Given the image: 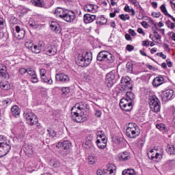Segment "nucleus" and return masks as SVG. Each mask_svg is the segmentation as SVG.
I'll return each mask as SVG.
<instances>
[{
    "mask_svg": "<svg viewBox=\"0 0 175 175\" xmlns=\"http://www.w3.org/2000/svg\"><path fill=\"white\" fill-rule=\"evenodd\" d=\"M71 118L75 122H84L88 120V105L83 102L77 103L71 109Z\"/></svg>",
    "mask_w": 175,
    "mask_h": 175,
    "instance_id": "1",
    "label": "nucleus"
},
{
    "mask_svg": "<svg viewBox=\"0 0 175 175\" xmlns=\"http://www.w3.org/2000/svg\"><path fill=\"white\" fill-rule=\"evenodd\" d=\"M96 60L98 61V62L113 64V62L116 61V57L106 51H102L98 53Z\"/></svg>",
    "mask_w": 175,
    "mask_h": 175,
    "instance_id": "2",
    "label": "nucleus"
},
{
    "mask_svg": "<svg viewBox=\"0 0 175 175\" xmlns=\"http://www.w3.org/2000/svg\"><path fill=\"white\" fill-rule=\"evenodd\" d=\"M126 134L131 139H136L140 135V129L139 126L135 123H129L127 126Z\"/></svg>",
    "mask_w": 175,
    "mask_h": 175,
    "instance_id": "3",
    "label": "nucleus"
},
{
    "mask_svg": "<svg viewBox=\"0 0 175 175\" xmlns=\"http://www.w3.org/2000/svg\"><path fill=\"white\" fill-rule=\"evenodd\" d=\"M78 64L79 66H88L92 61V53L90 52H83L82 55L78 57Z\"/></svg>",
    "mask_w": 175,
    "mask_h": 175,
    "instance_id": "4",
    "label": "nucleus"
},
{
    "mask_svg": "<svg viewBox=\"0 0 175 175\" xmlns=\"http://www.w3.org/2000/svg\"><path fill=\"white\" fill-rule=\"evenodd\" d=\"M96 144L100 150H105L107 146V138L102 131L98 133Z\"/></svg>",
    "mask_w": 175,
    "mask_h": 175,
    "instance_id": "5",
    "label": "nucleus"
},
{
    "mask_svg": "<svg viewBox=\"0 0 175 175\" xmlns=\"http://www.w3.org/2000/svg\"><path fill=\"white\" fill-rule=\"evenodd\" d=\"M149 106L152 111L154 113H158V111H161V101L155 96L149 98Z\"/></svg>",
    "mask_w": 175,
    "mask_h": 175,
    "instance_id": "6",
    "label": "nucleus"
},
{
    "mask_svg": "<svg viewBox=\"0 0 175 175\" xmlns=\"http://www.w3.org/2000/svg\"><path fill=\"white\" fill-rule=\"evenodd\" d=\"M24 118L29 125H36L38 122V117L31 111H27L24 113Z\"/></svg>",
    "mask_w": 175,
    "mask_h": 175,
    "instance_id": "7",
    "label": "nucleus"
},
{
    "mask_svg": "<svg viewBox=\"0 0 175 175\" xmlns=\"http://www.w3.org/2000/svg\"><path fill=\"white\" fill-rule=\"evenodd\" d=\"M120 107L124 111H131L133 109V102L128 98H123L120 100Z\"/></svg>",
    "mask_w": 175,
    "mask_h": 175,
    "instance_id": "8",
    "label": "nucleus"
},
{
    "mask_svg": "<svg viewBox=\"0 0 175 175\" xmlns=\"http://www.w3.org/2000/svg\"><path fill=\"white\" fill-rule=\"evenodd\" d=\"M12 150V145L10 142H0V158L8 155Z\"/></svg>",
    "mask_w": 175,
    "mask_h": 175,
    "instance_id": "9",
    "label": "nucleus"
},
{
    "mask_svg": "<svg viewBox=\"0 0 175 175\" xmlns=\"http://www.w3.org/2000/svg\"><path fill=\"white\" fill-rule=\"evenodd\" d=\"M174 98V91L172 89L163 91L161 94L162 100H170Z\"/></svg>",
    "mask_w": 175,
    "mask_h": 175,
    "instance_id": "10",
    "label": "nucleus"
},
{
    "mask_svg": "<svg viewBox=\"0 0 175 175\" xmlns=\"http://www.w3.org/2000/svg\"><path fill=\"white\" fill-rule=\"evenodd\" d=\"M116 165L110 164L106 170V172H102L101 170L97 171V175H114L116 173Z\"/></svg>",
    "mask_w": 175,
    "mask_h": 175,
    "instance_id": "11",
    "label": "nucleus"
},
{
    "mask_svg": "<svg viewBox=\"0 0 175 175\" xmlns=\"http://www.w3.org/2000/svg\"><path fill=\"white\" fill-rule=\"evenodd\" d=\"M55 80L56 81H60V83L65 84L70 81V78L69 76H68V75L64 73H57L55 75Z\"/></svg>",
    "mask_w": 175,
    "mask_h": 175,
    "instance_id": "12",
    "label": "nucleus"
},
{
    "mask_svg": "<svg viewBox=\"0 0 175 175\" xmlns=\"http://www.w3.org/2000/svg\"><path fill=\"white\" fill-rule=\"evenodd\" d=\"M75 18H76V13L72 10H67L63 20L66 23H73Z\"/></svg>",
    "mask_w": 175,
    "mask_h": 175,
    "instance_id": "13",
    "label": "nucleus"
},
{
    "mask_svg": "<svg viewBox=\"0 0 175 175\" xmlns=\"http://www.w3.org/2000/svg\"><path fill=\"white\" fill-rule=\"evenodd\" d=\"M114 79H116V74L111 71L108 72L105 77V81L108 87H113L114 85Z\"/></svg>",
    "mask_w": 175,
    "mask_h": 175,
    "instance_id": "14",
    "label": "nucleus"
},
{
    "mask_svg": "<svg viewBox=\"0 0 175 175\" xmlns=\"http://www.w3.org/2000/svg\"><path fill=\"white\" fill-rule=\"evenodd\" d=\"M67 11L68 10L64 8L57 7L55 10L54 14L57 18H62V20H64Z\"/></svg>",
    "mask_w": 175,
    "mask_h": 175,
    "instance_id": "15",
    "label": "nucleus"
},
{
    "mask_svg": "<svg viewBox=\"0 0 175 175\" xmlns=\"http://www.w3.org/2000/svg\"><path fill=\"white\" fill-rule=\"evenodd\" d=\"M23 151L27 157H31L35 153V148L31 144H25Z\"/></svg>",
    "mask_w": 175,
    "mask_h": 175,
    "instance_id": "16",
    "label": "nucleus"
},
{
    "mask_svg": "<svg viewBox=\"0 0 175 175\" xmlns=\"http://www.w3.org/2000/svg\"><path fill=\"white\" fill-rule=\"evenodd\" d=\"M50 28L51 31L53 32H55V33H61V31H62V29L61 28V25H59V23L52 21L50 23Z\"/></svg>",
    "mask_w": 175,
    "mask_h": 175,
    "instance_id": "17",
    "label": "nucleus"
},
{
    "mask_svg": "<svg viewBox=\"0 0 175 175\" xmlns=\"http://www.w3.org/2000/svg\"><path fill=\"white\" fill-rule=\"evenodd\" d=\"M16 39H23L25 36V30L18 25L15 26Z\"/></svg>",
    "mask_w": 175,
    "mask_h": 175,
    "instance_id": "18",
    "label": "nucleus"
},
{
    "mask_svg": "<svg viewBox=\"0 0 175 175\" xmlns=\"http://www.w3.org/2000/svg\"><path fill=\"white\" fill-rule=\"evenodd\" d=\"M120 83L122 84V87H124L125 88H129V90H132V85H131V78L129 77H122Z\"/></svg>",
    "mask_w": 175,
    "mask_h": 175,
    "instance_id": "19",
    "label": "nucleus"
},
{
    "mask_svg": "<svg viewBox=\"0 0 175 175\" xmlns=\"http://www.w3.org/2000/svg\"><path fill=\"white\" fill-rule=\"evenodd\" d=\"M0 77H1V79H8L9 77L8 68H6V66L3 64H0Z\"/></svg>",
    "mask_w": 175,
    "mask_h": 175,
    "instance_id": "20",
    "label": "nucleus"
},
{
    "mask_svg": "<svg viewBox=\"0 0 175 175\" xmlns=\"http://www.w3.org/2000/svg\"><path fill=\"white\" fill-rule=\"evenodd\" d=\"M45 53L47 55H55L57 54V49L54 45H49L47 47L44 49Z\"/></svg>",
    "mask_w": 175,
    "mask_h": 175,
    "instance_id": "21",
    "label": "nucleus"
},
{
    "mask_svg": "<svg viewBox=\"0 0 175 175\" xmlns=\"http://www.w3.org/2000/svg\"><path fill=\"white\" fill-rule=\"evenodd\" d=\"M96 18V16L91 14H85L83 16V21L85 24H90L94 23V21Z\"/></svg>",
    "mask_w": 175,
    "mask_h": 175,
    "instance_id": "22",
    "label": "nucleus"
},
{
    "mask_svg": "<svg viewBox=\"0 0 175 175\" xmlns=\"http://www.w3.org/2000/svg\"><path fill=\"white\" fill-rule=\"evenodd\" d=\"M25 46L30 50V51L34 53L35 54H39L41 51V46L40 45H25Z\"/></svg>",
    "mask_w": 175,
    "mask_h": 175,
    "instance_id": "23",
    "label": "nucleus"
},
{
    "mask_svg": "<svg viewBox=\"0 0 175 175\" xmlns=\"http://www.w3.org/2000/svg\"><path fill=\"white\" fill-rule=\"evenodd\" d=\"M165 83V78L163 77H157L152 81V85L154 87H159V85H162Z\"/></svg>",
    "mask_w": 175,
    "mask_h": 175,
    "instance_id": "24",
    "label": "nucleus"
},
{
    "mask_svg": "<svg viewBox=\"0 0 175 175\" xmlns=\"http://www.w3.org/2000/svg\"><path fill=\"white\" fill-rule=\"evenodd\" d=\"M118 157L120 161H129V159H131V153L126 151L122 152L120 153Z\"/></svg>",
    "mask_w": 175,
    "mask_h": 175,
    "instance_id": "25",
    "label": "nucleus"
},
{
    "mask_svg": "<svg viewBox=\"0 0 175 175\" xmlns=\"http://www.w3.org/2000/svg\"><path fill=\"white\" fill-rule=\"evenodd\" d=\"M163 157V151L161 150L159 153L156 152L155 154H151V159L152 161H154V162H159L161 159H162Z\"/></svg>",
    "mask_w": 175,
    "mask_h": 175,
    "instance_id": "26",
    "label": "nucleus"
},
{
    "mask_svg": "<svg viewBox=\"0 0 175 175\" xmlns=\"http://www.w3.org/2000/svg\"><path fill=\"white\" fill-rule=\"evenodd\" d=\"M46 138L49 140L51 139H54V137H57V132L52 128H49L46 130Z\"/></svg>",
    "mask_w": 175,
    "mask_h": 175,
    "instance_id": "27",
    "label": "nucleus"
},
{
    "mask_svg": "<svg viewBox=\"0 0 175 175\" xmlns=\"http://www.w3.org/2000/svg\"><path fill=\"white\" fill-rule=\"evenodd\" d=\"M11 113L14 117L17 118L20 116V113H21V111L20 110V108L17 105H14L11 107Z\"/></svg>",
    "mask_w": 175,
    "mask_h": 175,
    "instance_id": "28",
    "label": "nucleus"
},
{
    "mask_svg": "<svg viewBox=\"0 0 175 175\" xmlns=\"http://www.w3.org/2000/svg\"><path fill=\"white\" fill-rule=\"evenodd\" d=\"M0 87L1 90H3V91H9L10 88H12V86H10V83L9 81H2L0 82Z\"/></svg>",
    "mask_w": 175,
    "mask_h": 175,
    "instance_id": "29",
    "label": "nucleus"
},
{
    "mask_svg": "<svg viewBox=\"0 0 175 175\" xmlns=\"http://www.w3.org/2000/svg\"><path fill=\"white\" fill-rule=\"evenodd\" d=\"M84 10L89 13H96V10L95 9V5L94 4H87L84 7Z\"/></svg>",
    "mask_w": 175,
    "mask_h": 175,
    "instance_id": "30",
    "label": "nucleus"
},
{
    "mask_svg": "<svg viewBox=\"0 0 175 175\" xmlns=\"http://www.w3.org/2000/svg\"><path fill=\"white\" fill-rule=\"evenodd\" d=\"M54 5V1L53 0H46L44 3V1L42 0V6L44 9H49Z\"/></svg>",
    "mask_w": 175,
    "mask_h": 175,
    "instance_id": "31",
    "label": "nucleus"
},
{
    "mask_svg": "<svg viewBox=\"0 0 175 175\" xmlns=\"http://www.w3.org/2000/svg\"><path fill=\"white\" fill-rule=\"evenodd\" d=\"M92 140H94L92 136L90 135L87 137L85 142L84 144V146H85V147L86 148H91V147L92 146Z\"/></svg>",
    "mask_w": 175,
    "mask_h": 175,
    "instance_id": "32",
    "label": "nucleus"
},
{
    "mask_svg": "<svg viewBox=\"0 0 175 175\" xmlns=\"http://www.w3.org/2000/svg\"><path fill=\"white\" fill-rule=\"evenodd\" d=\"M49 165L52 167L57 168V167H59L61 166V162H59L58 160H57L55 159H52L50 160Z\"/></svg>",
    "mask_w": 175,
    "mask_h": 175,
    "instance_id": "33",
    "label": "nucleus"
},
{
    "mask_svg": "<svg viewBox=\"0 0 175 175\" xmlns=\"http://www.w3.org/2000/svg\"><path fill=\"white\" fill-rule=\"evenodd\" d=\"M165 150H166V152H167L169 155H175L174 145H167Z\"/></svg>",
    "mask_w": 175,
    "mask_h": 175,
    "instance_id": "34",
    "label": "nucleus"
},
{
    "mask_svg": "<svg viewBox=\"0 0 175 175\" xmlns=\"http://www.w3.org/2000/svg\"><path fill=\"white\" fill-rule=\"evenodd\" d=\"M107 23V19L105 18V16L101 15L100 16L97 17L96 24H100V25H103Z\"/></svg>",
    "mask_w": 175,
    "mask_h": 175,
    "instance_id": "35",
    "label": "nucleus"
},
{
    "mask_svg": "<svg viewBox=\"0 0 175 175\" xmlns=\"http://www.w3.org/2000/svg\"><path fill=\"white\" fill-rule=\"evenodd\" d=\"M30 2L36 8H42L43 6V0H30Z\"/></svg>",
    "mask_w": 175,
    "mask_h": 175,
    "instance_id": "36",
    "label": "nucleus"
},
{
    "mask_svg": "<svg viewBox=\"0 0 175 175\" xmlns=\"http://www.w3.org/2000/svg\"><path fill=\"white\" fill-rule=\"evenodd\" d=\"M122 175H136V172L133 169H128L122 171Z\"/></svg>",
    "mask_w": 175,
    "mask_h": 175,
    "instance_id": "37",
    "label": "nucleus"
},
{
    "mask_svg": "<svg viewBox=\"0 0 175 175\" xmlns=\"http://www.w3.org/2000/svg\"><path fill=\"white\" fill-rule=\"evenodd\" d=\"M42 80H43L44 83H46L47 84L51 85L53 84V79L51 78L47 77V76L44 75L40 77Z\"/></svg>",
    "mask_w": 175,
    "mask_h": 175,
    "instance_id": "38",
    "label": "nucleus"
},
{
    "mask_svg": "<svg viewBox=\"0 0 175 175\" xmlns=\"http://www.w3.org/2000/svg\"><path fill=\"white\" fill-rule=\"evenodd\" d=\"M159 40H161V35H159L158 32L154 31V38L152 39V41L154 42V43L159 44Z\"/></svg>",
    "mask_w": 175,
    "mask_h": 175,
    "instance_id": "39",
    "label": "nucleus"
},
{
    "mask_svg": "<svg viewBox=\"0 0 175 175\" xmlns=\"http://www.w3.org/2000/svg\"><path fill=\"white\" fill-rule=\"evenodd\" d=\"M70 146H72V143L69 141H64L62 142V148H64V150H69Z\"/></svg>",
    "mask_w": 175,
    "mask_h": 175,
    "instance_id": "40",
    "label": "nucleus"
},
{
    "mask_svg": "<svg viewBox=\"0 0 175 175\" xmlns=\"http://www.w3.org/2000/svg\"><path fill=\"white\" fill-rule=\"evenodd\" d=\"M160 10L165 16H167V17L170 14L169 12H167V9H166V5L165 4H162L160 6Z\"/></svg>",
    "mask_w": 175,
    "mask_h": 175,
    "instance_id": "41",
    "label": "nucleus"
},
{
    "mask_svg": "<svg viewBox=\"0 0 175 175\" xmlns=\"http://www.w3.org/2000/svg\"><path fill=\"white\" fill-rule=\"evenodd\" d=\"M126 99H128L129 100H131L133 102V100L135 99V94L132 92H127L126 94Z\"/></svg>",
    "mask_w": 175,
    "mask_h": 175,
    "instance_id": "42",
    "label": "nucleus"
},
{
    "mask_svg": "<svg viewBox=\"0 0 175 175\" xmlns=\"http://www.w3.org/2000/svg\"><path fill=\"white\" fill-rule=\"evenodd\" d=\"M124 12H126L127 13H131V16H135V10L133 8H131L128 5H126L124 8Z\"/></svg>",
    "mask_w": 175,
    "mask_h": 175,
    "instance_id": "43",
    "label": "nucleus"
},
{
    "mask_svg": "<svg viewBox=\"0 0 175 175\" xmlns=\"http://www.w3.org/2000/svg\"><path fill=\"white\" fill-rule=\"evenodd\" d=\"M165 163L167 166H170V167H175V159H169Z\"/></svg>",
    "mask_w": 175,
    "mask_h": 175,
    "instance_id": "44",
    "label": "nucleus"
},
{
    "mask_svg": "<svg viewBox=\"0 0 175 175\" xmlns=\"http://www.w3.org/2000/svg\"><path fill=\"white\" fill-rule=\"evenodd\" d=\"M119 18H120V20H122V21H126V20L131 19V16H129V14H122L119 15Z\"/></svg>",
    "mask_w": 175,
    "mask_h": 175,
    "instance_id": "45",
    "label": "nucleus"
},
{
    "mask_svg": "<svg viewBox=\"0 0 175 175\" xmlns=\"http://www.w3.org/2000/svg\"><path fill=\"white\" fill-rule=\"evenodd\" d=\"M165 25H167V28H170V29H174L175 25L173 22H171L170 20H167L165 22Z\"/></svg>",
    "mask_w": 175,
    "mask_h": 175,
    "instance_id": "46",
    "label": "nucleus"
},
{
    "mask_svg": "<svg viewBox=\"0 0 175 175\" xmlns=\"http://www.w3.org/2000/svg\"><path fill=\"white\" fill-rule=\"evenodd\" d=\"M126 69L128 73H132L133 70V66L131 63H127L126 64Z\"/></svg>",
    "mask_w": 175,
    "mask_h": 175,
    "instance_id": "47",
    "label": "nucleus"
},
{
    "mask_svg": "<svg viewBox=\"0 0 175 175\" xmlns=\"http://www.w3.org/2000/svg\"><path fill=\"white\" fill-rule=\"evenodd\" d=\"M88 160V163H90V165H94V163H95L96 161V159L94 156H89Z\"/></svg>",
    "mask_w": 175,
    "mask_h": 175,
    "instance_id": "48",
    "label": "nucleus"
},
{
    "mask_svg": "<svg viewBox=\"0 0 175 175\" xmlns=\"http://www.w3.org/2000/svg\"><path fill=\"white\" fill-rule=\"evenodd\" d=\"M62 94L64 95H68V93L70 92V87H65L62 88Z\"/></svg>",
    "mask_w": 175,
    "mask_h": 175,
    "instance_id": "49",
    "label": "nucleus"
},
{
    "mask_svg": "<svg viewBox=\"0 0 175 175\" xmlns=\"http://www.w3.org/2000/svg\"><path fill=\"white\" fill-rule=\"evenodd\" d=\"M27 70H28V69H26L25 68H21L18 70V73L21 76H24V75H25V73H27Z\"/></svg>",
    "mask_w": 175,
    "mask_h": 175,
    "instance_id": "50",
    "label": "nucleus"
},
{
    "mask_svg": "<svg viewBox=\"0 0 175 175\" xmlns=\"http://www.w3.org/2000/svg\"><path fill=\"white\" fill-rule=\"evenodd\" d=\"M27 75H29V76H31V77L35 75H36V72H35V70L33 68H28L27 69Z\"/></svg>",
    "mask_w": 175,
    "mask_h": 175,
    "instance_id": "51",
    "label": "nucleus"
},
{
    "mask_svg": "<svg viewBox=\"0 0 175 175\" xmlns=\"http://www.w3.org/2000/svg\"><path fill=\"white\" fill-rule=\"evenodd\" d=\"M83 80L86 81V83H91L92 77H91V76H90L89 75H85L83 77Z\"/></svg>",
    "mask_w": 175,
    "mask_h": 175,
    "instance_id": "52",
    "label": "nucleus"
},
{
    "mask_svg": "<svg viewBox=\"0 0 175 175\" xmlns=\"http://www.w3.org/2000/svg\"><path fill=\"white\" fill-rule=\"evenodd\" d=\"M156 127L157 129H159V131H165V129H166V127L163 124H156Z\"/></svg>",
    "mask_w": 175,
    "mask_h": 175,
    "instance_id": "53",
    "label": "nucleus"
},
{
    "mask_svg": "<svg viewBox=\"0 0 175 175\" xmlns=\"http://www.w3.org/2000/svg\"><path fill=\"white\" fill-rule=\"evenodd\" d=\"M5 20L3 19V18L0 17V29H3V28H5Z\"/></svg>",
    "mask_w": 175,
    "mask_h": 175,
    "instance_id": "54",
    "label": "nucleus"
},
{
    "mask_svg": "<svg viewBox=\"0 0 175 175\" xmlns=\"http://www.w3.org/2000/svg\"><path fill=\"white\" fill-rule=\"evenodd\" d=\"M10 23L13 25H14L15 24H17V18L14 16H11L10 19Z\"/></svg>",
    "mask_w": 175,
    "mask_h": 175,
    "instance_id": "55",
    "label": "nucleus"
},
{
    "mask_svg": "<svg viewBox=\"0 0 175 175\" xmlns=\"http://www.w3.org/2000/svg\"><path fill=\"white\" fill-rule=\"evenodd\" d=\"M39 81V79H38V76L36 74L31 76V82L32 83H38Z\"/></svg>",
    "mask_w": 175,
    "mask_h": 175,
    "instance_id": "56",
    "label": "nucleus"
},
{
    "mask_svg": "<svg viewBox=\"0 0 175 175\" xmlns=\"http://www.w3.org/2000/svg\"><path fill=\"white\" fill-rule=\"evenodd\" d=\"M131 3L134 5L135 6H139V8H142L139 2H137V0H129Z\"/></svg>",
    "mask_w": 175,
    "mask_h": 175,
    "instance_id": "57",
    "label": "nucleus"
},
{
    "mask_svg": "<svg viewBox=\"0 0 175 175\" xmlns=\"http://www.w3.org/2000/svg\"><path fill=\"white\" fill-rule=\"evenodd\" d=\"M46 73H47V71L46 70V69L42 68L40 70V77H42L43 76H46Z\"/></svg>",
    "mask_w": 175,
    "mask_h": 175,
    "instance_id": "58",
    "label": "nucleus"
},
{
    "mask_svg": "<svg viewBox=\"0 0 175 175\" xmlns=\"http://www.w3.org/2000/svg\"><path fill=\"white\" fill-rule=\"evenodd\" d=\"M157 55L161 58H163V59H166V55L163 54L162 52L157 53Z\"/></svg>",
    "mask_w": 175,
    "mask_h": 175,
    "instance_id": "59",
    "label": "nucleus"
},
{
    "mask_svg": "<svg viewBox=\"0 0 175 175\" xmlns=\"http://www.w3.org/2000/svg\"><path fill=\"white\" fill-rule=\"evenodd\" d=\"M146 68H148V69H149V70H153L155 72V70H157V68L152 66V65L150 64H147L146 65Z\"/></svg>",
    "mask_w": 175,
    "mask_h": 175,
    "instance_id": "60",
    "label": "nucleus"
},
{
    "mask_svg": "<svg viewBox=\"0 0 175 175\" xmlns=\"http://www.w3.org/2000/svg\"><path fill=\"white\" fill-rule=\"evenodd\" d=\"M134 49L135 47L130 44H128L126 47V50H127V51H132Z\"/></svg>",
    "mask_w": 175,
    "mask_h": 175,
    "instance_id": "61",
    "label": "nucleus"
},
{
    "mask_svg": "<svg viewBox=\"0 0 175 175\" xmlns=\"http://www.w3.org/2000/svg\"><path fill=\"white\" fill-rule=\"evenodd\" d=\"M129 33L131 35V36H136V32L132 29H129Z\"/></svg>",
    "mask_w": 175,
    "mask_h": 175,
    "instance_id": "62",
    "label": "nucleus"
},
{
    "mask_svg": "<svg viewBox=\"0 0 175 175\" xmlns=\"http://www.w3.org/2000/svg\"><path fill=\"white\" fill-rule=\"evenodd\" d=\"M152 16H153V17H155L156 18H158L159 17H161V12H154L152 14Z\"/></svg>",
    "mask_w": 175,
    "mask_h": 175,
    "instance_id": "63",
    "label": "nucleus"
},
{
    "mask_svg": "<svg viewBox=\"0 0 175 175\" xmlns=\"http://www.w3.org/2000/svg\"><path fill=\"white\" fill-rule=\"evenodd\" d=\"M167 65L169 68H172L173 66V62L170 61V59H166Z\"/></svg>",
    "mask_w": 175,
    "mask_h": 175,
    "instance_id": "64",
    "label": "nucleus"
}]
</instances>
